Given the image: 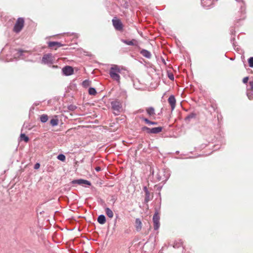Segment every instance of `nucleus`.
Listing matches in <instances>:
<instances>
[{"label": "nucleus", "instance_id": "nucleus-11", "mask_svg": "<svg viewBox=\"0 0 253 253\" xmlns=\"http://www.w3.org/2000/svg\"><path fill=\"white\" fill-rule=\"evenodd\" d=\"M212 4V0H201V4L203 7L209 8Z\"/></svg>", "mask_w": 253, "mask_h": 253}, {"label": "nucleus", "instance_id": "nucleus-30", "mask_svg": "<svg viewBox=\"0 0 253 253\" xmlns=\"http://www.w3.org/2000/svg\"><path fill=\"white\" fill-rule=\"evenodd\" d=\"M249 80V78L248 77H245L243 80V82L245 84L247 83Z\"/></svg>", "mask_w": 253, "mask_h": 253}, {"label": "nucleus", "instance_id": "nucleus-26", "mask_svg": "<svg viewBox=\"0 0 253 253\" xmlns=\"http://www.w3.org/2000/svg\"><path fill=\"white\" fill-rule=\"evenodd\" d=\"M249 66L251 67H253V57H251L248 60Z\"/></svg>", "mask_w": 253, "mask_h": 253}, {"label": "nucleus", "instance_id": "nucleus-5", "mask_svg": "<svg viewBox=\"0 0 253 253\" xmlns=\"http://www.w3.org/2000/svg\"><path fill=\"white\" fill-rule=\"evenodd\" d=\"M112 22L114 27L117 30L121 31L123 29V25L120 20L113 19Z\"/></svg>", "mask_w": 253, "mask_h": 253}, {"label": "nucleus", "instance_id": "nucleus-32", "mask_svg": "<svg viewBox=\"0 0 253 253\" xmlns=\"http://www.w3.org/2000/svg\"><path fill=\"white\" fill-rule=\"evenodd\" d=\"M145 193H146V199H147V198L149 197V192L148 191V190L146 189V187L145 188ZM146 200H147V199H146Z\"/></svg>", "mask_w": 253, "mask_h": 253}, {"label": "nucleus", "instance_id": "nucleus-19", "mask_svg": "<svg viewBox=\"0 0 253 253\" xmlns=\"http://www.w3.org/2000/svg\"><path fill=\"white\" fill-rule=\"evenodd\" d=\"M20 140L21 141H24L25 142H28L29 139V137L26 136L25 134L24 133H21V135H20Z\"/></svg>", "mask_w": 253, "mask_h": 253}, {"label": "nucleus", "instance_id": "nucleus-29", "mask_svg": "<svg viewBox=\"0 0 253 253\" xmlns=\"http://www.w3.org/2000/svg\"><path fill=\"white\" fill-rule=\"evenodd\" d=\"M195 117H196V115L195 114H191L188 116H187V117L186 118L188 119H191V118H195Z\"/></svg>", "mask_w": 253, "mask_h": 253}, {"label": "nucleus", "instance_id": "nucleus-38", "mask_svg": "<svg viewBox=\"0 0 253 253\" xmlns=\"http://www.w3.org/2000/svg\"><path fill=\"white\" fill-rule=\"evenodd\" d=\"M73 44V43H69V44H67V45L71 46Z\"/></svg>", "mask_w": 253, "mask_h": 253}, {"label": "nucleus", "instance_id": "nucleus-6", "mask_svg": "<svg viewBox=\"0 0 253 253\" xmlns=\"http://www.w3.org/2000/svg\"><path fill=\"white\" fill-rule=\"evenodd\" d=\"M112 108L114 111H116L118 112H120L122 109L121 103L118 101H113L111 103Z\"/></svg>", "mask_w": 253, "mask_h": 253}, {"label": "nucleus", "instance_id": "nucleus-20", "mask_svg": "<svg viewBox=\"0 0 253 253\" xmlns=\"http://www.w3.org/2000/svg\"><path fill=\"white\" fill-rule=\"evenodd\" d=\"M48 119V116L45 114H43L41 115L40 117V120L42 123H45L47 121Z\"/></svg>", "mask_w": 253, "mask_h": 253}, {"label": "nucleus", "instance_id": "nucleus-10", "mask_svg": "<svg viewBox=\"0 0 253 253\" xmlns=\"http://www.w3.org/2000/svg\"><path fill=\"white\" fill-rule=\"evenodd\" d=\"M72 183L73 184H78L79 185L82 184H86L88 185H90L91 183L89 181L86 180H84L82 179H78V180H74L72 181Z\"/></svg>", "mask_w": 253, "mask_h": 253}, {"label": "nucleus", "instance_id": "nucleus-9", "mask_svg": "<svg viewBox=\"0 0 253 253\" xmlns=\"http://www.w3.org/2000/svg\"><path fill=\"white\" fill-rule=\"evenodd\" d=\"M168 102L171 106V111L175 107L176 100L173 95H170L168 99Z\"/></svg>", "mask_w": 253, "mask_h": 253}, {"label": "nucleus", "instance_id": "nucleus-39", "mask_svg": "<svg viewBox=\"0 0 253 253\" xmlns=\"http://www.w3.org/2000/svg\"><path fill=\"white\" fill-rule=\"evenodd\" d=\"M233 46H236V45L234 44V43H233Z\"/></svg>", "mask_w": 253, "mask_h": 253}, {"label": "nucleus", "instance_id": "nucleus-3", "mask_svg": "<svg viewBox=\"0 0 253 253\" xmlns=\"http://www.w3.org/2000/svg\"><path fill=\"white\" fill-rule=\"evenodd\" d=\"M142 130L146 131L148 133L157 134L161 132L163 130V127L161 126L149 128L147 126H144L142 127Z\"/></svg>", "mask_w": 253, "mask_h": 253}, {"label": "nucleus", "instance_id": "nucleus-37", "mask_svg": "<svg viewBox=\"0 0 253 253\" xmlns=\"http://www.w3.org/2000/svg\"><path fill=\"white\" fill-rule=\"evenodd\" d=\"M72 36L74 37V38H77V35L76 34H73L72 35Z\"/></svg>", "mask_w": 253, "mask_h": 253}, {"label": "nucleus", "instance_id": "nucleus-22", "mask_svg": "<svg viewBox=\"0 0 253 253\" xmlns=\"http://www.w3.org/2000/svg\"><path fill=\"white\" fill-rule=\"evenodd\" d=\"M88 93L90 95H95L96 94V91L94 88H89L88 90Z\"/></svg>", "mask_w": 253, "mask_h": 253}, {"label": "nucleus", "instance_id": "nucleus-17", "mask_svg": "<svg viewBox=\"0 0 253 253\" xmlns=\"http://www.w3.org/2000/svg\"><path fill=\"white\" fill-rule=\"evenodd\" d=\"M97 221L101 224H103L106 222V218L104 215H100L98 217Z\"/></svg>", "mask_w": 253, "mask_h": 253}, {"label": "nucleus", "instance_id": "nucleus-16", "mask_svg": "<svg viewBox=\"0 0 253 253\" xmlns=\"http://www.w3.org/2000/svg\"><path fill=\"white\" fill-rule=\"evenodd\" d=\"M140 53L144 57L147 58H150L151 56V53L146 49H142L140 51Z\"/></svg>", "mask_w": 253, "mask_h": 253}, {"label": "nucleus", "instance_id": "nucleus-13", "mask_svg": "<svg viewBox=\"0 0 253 253\" xmlns=\"http://www.w3.org/2000/svg\"><path fill=\"white\" fill-rule=\"evenodd\" d=\"M48 45L49 47H52L54 46H57L58 47H60L65 45L64 44H62L61 42H48Z\"/></svg>", "mask_w": 253, "mask_h": 253}, {"label": "nucleus", "instance_id": "nucleus-36", "mask_svg": "<svg viewBox=\"0 0 253 253\" xmlns=\"http://www.w3.org/2000/svg\"><path fill=\"white\" fill-rule=\"evenodd\" d=\"M230 32L231 35H234L235 33V31L234 29H232L230 31Z\"/></svg>", "mask_w": 253, "mask_h": 253}, {"label": "nucleus", "instance_id": "nucleus-8", "mask_svg": "<svg viewBox=\"0 0 253 253\" xmlns=\"http://www.w3.org/2000/svg\"><path fill=\"white\" fill-rule=\"evenodd\" d=\"M63 73L66 76H70L73 74L74 70L72 67L66 66L62 69Z\"/></svg>", "mask_w": 253, "mask_h": 253}, {"label": "nucleus", "instance_id": "nucleus-33", "mask_svg": "<svg viewBox=\"0 0 253 253\" xmlns=\"http://www.w3.org/2000/svg\"><path fill=\"white\" fill-rule=\"evenodd\" d=\"M88 81L87 80H85L83 82V84L84 86H86L88 84Z\"/></svg>", "mask_w": 253, "mask_h": 253}, {"label": "nucleus", "instance_id": "nucleus-12", "mask_svg": "<svg viewBox=\"0 0 253 253\" xmlns=\"http://www.w3.org/2000/svg\"><path fill=\"white\" fill-rule=\"evenodd\" d=\"M135 227L136 231L138 232L140 231L141 230L142 226V222L140 219L136 218L135 220Z\"/></svg>", "mask_w": 253, "mask_h": 253}, {"label": "nucleus", "instance_id": "nucleus-1", "mask_svg": "<svg viewBox=\"0 0 253 253\" xmlns=\"http://www.w3.org/2000/svg\"><path fill=\"white\" fill-rule=\"evenodd\" d=\"M121 71L120 68L118 66L113 65L109 71L111 78L114 80L120 82V77L119 74L121 73Z\"/></svg>", "mask_w": 253, "mask_h": 253}, {"label": "nucleus", "instance_id": "nucleus-35", "mask_svg": "<svg viewBox=\"0 0 253 253\" xmlns=\"http://www.w3.org/2000/svg\"><path fill=\"white\" fill-rule=\"evenodd\" d=\"M95 170L97 171H99L101 170V168L99 167H97L95 168Z\"/></svg>", "mask_w": 253, "mask_h": 253}, {"label": "nucleus", "instance_id": "nucleus-27", "mask_svg": "<svg viewBox=\"0 0 253 253\" xmlns=\"http://www.w3.org/2000/svg\"><path fill=\"white\" fill-rule=\"evenodd\" d=\"M248 89L251 90H253V81H250L249 82V88Z\"/></svg>", "mask_w": 253, "mask_h": 253}, {"label": "nucleus", "instance_id": "nucleus-25", "mask_svg": "<svg viewBox=\"0 0 253 253\" xmlns=\"http://www.w3.org/2000/svg\"><path fill=\"white\" fill-rule=\"evenodd\" d=\"M236 1H241L242 2V4L241 5V11L242 12L244 11L245 10V9H244V1L242 0H236Z\"/></svg>", "mask_w": 253, "mask_h": 253}, {"label": "nucleus", "instance_id": "nucleus-23", "mask_svg": "<svg viewBox=\"0 0 253 253\" xmlns=\"http://www.w3.org/2000/svg\"><path fill=\"white\" fill-rule=\"evenodd\" d=\"M57 158L58 160L62 161V162H64L65 161V159H66V157L65 156V155H64L63 154H60L58 156H57Z\"/></svg>", "mask_w": 253, "mask_h": 253}, {"label": "nucleus", "instance_id": "nucleus-28", "mask_svg": "<svg viewBox=\"0 0 253 253\" xmlns=\"http://www.w3.org/2000/svg\"><path fill=\"white\" fill-rule=\"evenodd\" d=\"M142 119V120H143V121H144V122H145V123H146L147 124H148V125H150V120H149L148 119L143 118Z\"/></svg>", "mask_w": 253, "mask_h": 253}, {"label": "nucleus", "instance_id": "nucleus-4", "mask_svg": "<svg viewBox=\"0 0 253 253\" xmlns=\"http://www.w3.org/2000/svg\"><path fill=\"white\" fill-rule=\"evenodd\" d=\"M160 216L157 212L153 215V221L154 223V228L155 230H158L160 227Z\"/></svg>", "mask_w": 253, "mask_h": 253}, {"label": "nucleus", "instance_id": "nucleus-24", "mask_svg": "<svg viewBox=\"0 0 253 253\" xmlns=\"http://www.w3.org/2000/svg\"><path fill=\"white\" fill-rule=\"evenodd\" d=\"M168 76L170 80H174V76L171 72L168 71Z\"/></svg>", "mask_w": 253, "mask_h": 253}, {"label": "nucleus", "instance_id": "nucleus-7", "mask_svg": "<svg viewBox=\"0 0 253 253\" xmlns=\"http://www.w3.org/2000/svg\"><path fill=\"white\" fill-rule=\"evenodd\" d=\"M53 60V57L50 54L44 55L42 57V62L44 63H51Z\"/></svg>", "mask_w": 253, "mask_h": 253}, {"label": "nucleus", "instance_id": "nucleus-18", "mask_svg": "<svg viewBox=\"0 0 253 253\" xmlns=\"http://www.w3.org/2000/svg\"><path fill=\"white\" fill-rule=\"evenodd\" d=\"M105 212L107 215L110 218H112L114 216V213L109 208H106L105 209Z\"/></svg>", "mask_w": 253, "mask_h": 253}, {"label": "nucleus", "instance_id": "nucleus-31", "mask_svg": "<svg viewBox=\"0 0 253 253\" xmlns=\"http://www.w3.org/2000/svg\"><path fill=\"white\" fill-rule=\"evenodd\" d=\"M40 164L39 163H36L35 165L34 169H39L40 168Z\"/></svg>", "mask_w": 253, "mask_h": 253}, {"label": "nucleus", "instance_id": "nucleus-14", "mask_svg": "<svg viewBox=\"0 0 253 253\" xmlns=\"http://www.w3.org/2000/svg\"><path fill=\"white\" fill-rule=\"evenodd\" d=\"M146 111L149 116H154L155 115V109L152 107L146 108Z\"/></svg>", "mask_w": 253, "mask_h": 253}, {"label": "nucleus", "instance_id": "nucleus-2", "mask_svg": "<svg viewBox=\"0 0 253 253\" xmlns=\"http://www.w3.org/2000/svg\"><path fill=\"white\" fill-rule=\"evenodd\" d=\"M24 25V19L22 17L18 18L14 26L13 31L19 33L23 29Z\"/></svg>", "mask_w": 253, "mask_h": 253}, {"label": "nucleus", "instance_id": "nucleus-21", "mask_svg": "<svg viewBox=\"0 0 253 253\" xmlns=\"http://www.w3.org/2000/svg\"><path fill=\"white\" fill-rule=\"evenodd\" d=\"M50 123L52 126H56L58 124V120L57 119H52L50 120Z\"/></svg>", "mask_w": 253, "mask_h": 253}, {"label": "nucleus", "instance_id": "nucleus-15", "mask_svg": "<svg viewBox=\"0 0 253 253\" xmlns=\"http://www.w3.org/2000/svg\"><path fill=\"white\" fill-rule=\"evenodd\" d=\"M122 42L128 45H134L136 42L134 40H122Z\"/></svg>", "mask_w": 253, "mask_h": 253}, {"label": "nucleus", "instance_id": "nucleus-34", "mask_svg": "<svg viewBox=\"0 0 253 253\" xmlns=\"http://www.w3.org/2000/svg\"><path fill=\"white\" fill-rule=\"evenodd\" d=\"M150 125H157V123L156 122H152V121H150Z\"/></svg>", "mask_w": 253, "mask_h": 253}]
</instances>
